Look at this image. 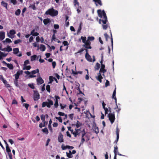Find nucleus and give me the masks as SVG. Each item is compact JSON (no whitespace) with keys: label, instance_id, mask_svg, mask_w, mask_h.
<instances>
[{"label":"nucleus","instance_id":"16","mask_svg":"<svg viewBox=\"0 0 159 159\" xmlns=\"http://www.w3.org/2000/svg\"><path fill=\"white\" fill-rule=\"evenodd\" d=\"M93 1L95 2L96 5L97 6L98 4L101 6L102 5V4L101 0H93Z\"/></svg>","mask_w":159,"mask_h":159},{"label":"nucleus","instance_id":"11","mask_svg":"<svg viewBox=\"0 0 159 159\" xmlns=\"http://www.w3.org/2000/svg\"><path fill=\"white\" fill-rule=\"evenodd\" d=\"M58 140L60 143L63 142H64V139H63V135L62 134L60 133L58 137Z\"/></svg>","mask_w":159,"mask_h":159},{"label":"nucleus","instance_id":"47","mask_svg":"<svg viewBox=\"0 0 159 159\" xmlns=\"http://www.w3.org/2000/svg\"><path fill=\"white\" fill-rule=\"evenodd\" d=\"M55 118L57 120H58L60 122H61V123L62 122V118L61 117H56Z\"/></svg>","mask_w":159,"mask_h":159},{"label":"nucleus","instance_id":"61","mask_svg":"<svg viewBox=\"0 0 159 159\" xmlns=\"http://www.w3.org/2000/svg\"><path fill=\"white\" fill-rule=\"evenodd\" d=\"M109 85H110V82L109 81L107 80L105 83V87H106Z\"/></svg>","mask_w":159,"mask_h":159},{"label":"nucleus","instance_id":"24","mask_svg":"<svg viewBox=\"0 0 159 159\" xmlns=\"http://www.w3.org/2000/svg\"><path fill=\"white\" fill-rule=\"evenodd\" d=\"M69 152L70 153H68L67 152H66V156L68 158H71L73 157V156L72 155V154L71 151H69Z\"/></svg>","mask_w":159,"mask_h":159},{"label":"nucleus","instance_id":"33","mask_svg":"<svg viewBox=\"0 0 159 159\" xmlns=\"http://www.w3.org/2000/svg\"><path fill=\"white\" fill-rule=\"evenodd\" d=\"M20 9H18L15 12V15L16 16H19L20 14Z\"/></svg>","mask_w":159,"mask_h":159},{"label":"nucleus","instance_id":"8","mask_svg":"<svg viewBox=\"0 0 159 159\" xmlns=\"http://www.w3.org/2000/svg\"><path fill=\"white\" fill-rule=\"evenodd\" d=\"M55 102L54 103V107L55 108H57L58 106V100L60 99V98L58 96L55 95Z\"/></svg>","mask_w":159,"mask_h":159},{"label":"nucleus","instance_id":"49","mask_svg":"<svg viewBox=\"0 0 159 159\" xmlns=\"http://www.w3.org/2000/svg\"><path fill=\"white\" fill-rule=\"evenodd\" d=\"M119 130L117 127L116 128V136H119Z\"/></svg>","mask_w":159,"mask_h":159},{"label":"nucleus","instance_id":"42","mask_svg":"<svg viewBox=\"0 0 159 159\" xmlns=\"http://www.w3.org/2000/svg\"><path fill=\"white\" fill-rule=\"evenodd\" d=\"M21 41H22L20 39H18L15 40L14 42V43L15 44H16L19 43L21 42Z\"/></svg>","mask_w":159,"mask_h":159},{"label":"nucleus","instance_id":"19","mask_svg":"<svg viewBox=\"0 0 159 159\" xmlns=\"http://www.w3.org/2000/svg\"><path fill=\"white\" fill-rule=\"evenodd\" d=\"M1 4L2 6L5 7L7 9V3L4 2L3 1H2L1 2Z\"/></svg>","mask_w":159,"mask_h":159},{"label":"nucleus","instance_id":"2","mask_svg":"<svg viewBox=\"0 0 159 159\" xmlns=\"http://www.w3.org/2000/svg\"><path fill=\"white\" fill-rule=\"evenodd\" d=\"M58 11L53 8L49 9L45 13L46 15H49L52 16H56L58 15Z\"/></svg>","mask_w":159,"mask_h":159},{"label":"nucleus","instance_id":"37","mask_svg":"<svg viewBox=\"0 0 159 159\" xmlns=\"http://www.w3.org/2000/svg\"><path fill=\"white\" fill-rule=\"evenodd\" d=\"M42 131L46 134H48V130L47 128H45L42 130Z\"/></svg>","mask_w":159,"mask_h":159},{"label":"nucleus","instance_id":"28","mask_svg":"<svg viewBox=\"0 0 159 159\" xmlns=\"http://www.w3.org/2000/svg\"><path fill=\"white\" fill-rule=\"evenodd\" d=\"M54 77H53L52 76H50L49 77V82L48 83L49 84H51L53 82V79H54Z\"/></svg>","mask_w":159,"mask_h":159},{"label":"nucleus","instance_id":"43","mask_svg":"<svg viewBox=\"0 0 159 159\" xmlns=\"http://www.w3.org/2000/svg\"><path fill=\"white\" fill-rule=\"evenodd\" d=\"M0 55L2 56V57H6L7 55V54H6L5 53L2 52L1 51H0Z\"/></svg>","mask_w":159,"mask_h":159},{"label":"nucleus","instance_id":"23","mask_svg":"<svg viewBox=\"0 0 159 159\" xmlns=\"http://www.w3.org/2000/svg\"><path fill=\"white\" fill-rule=\"evenodd\" d=\"M73 3L74 4V6L75 7H79V2H78L77 0H74L73 1Z\"/></svg>","mask_w":159,"mask_h":159},{"label":"nucleus","instance_id":"44","mask_svg":"<svg viewBox=\"0 0 159 159\" xmlns=\"http://www.w3.org/2000/svg\"><path fill=\"white\" fill-rule=\"evenodd\" d=\"M40 117L41 120L45 123V116L43 115H42Z\"/></svg>","mask_w":159,"mask_h":159},{"label":"nucleus","instance_id":"29","mask_svg":"<svg viewBox=\"0 0 159 159\" xmlns=\"http://www.w3.org/2000/svg\"><path fill=\"white\" fill-rule=\"evenodd\" d=\"M7 66L10 70H12L13 69L14 67L12 64L8 63Z\"/></svg>","mask_w":159,"mask_h":159},{"label":"nucleus","instance_id":"30","mask_svg":"<svg viewBox=\"0 0 159 159\" xmlns=\"http://www.w3.org/2000/svg\"><path fill=\"white\" fill-rule=\"evenodd\" d=\"M80 39H82V42L85 43L86 42V37L81 36Z\"/></svg>","mask_w":159,"mask_h":159},{"label":"nucleus","instance_id":"54","mask_svg":"<svg viewBox=\"0 0 159 159\" xmlns=\"http://www.w3.org/2000/svg\"><path fill=\"white\" fill-rule=\"evenodd\" d=\"M104 35L106 39V40L107 41H108V38H109V36L106 33L104 34Z\"/></svg>","mask_w":159,"mask_h":159},{"label":"nucleus","instance_id":"13","mask_svg":"<svg viewBox=\"0 0 159 159\" xmlns=\"http://www.w3.org/2000/svg\"><path fill=\"white\" fill-rule=\"evenodd\" d=\"M85 57L87 60L89 61H92V59L91 56L89 54H85Z\"/></svg>","mask_w":159,"mask_h":159},{"label":"nucleus","instance_id":"50","mask_svg":"<svg viewBox=\"0 0 159 159\" xmlns=\"http://www.w3.org/2000/svg\"><path fill=\"white\" fill-rule=\"evenodd\" d=\"M53 27L56 30L58 29L59 28V26L58 24H54Z\"/></svg>","mask_w":159,"mask_h":159},{"label":"nucleus","instance_id":"57","mask_svg":"<svg viewBox=\"0 0 159 159\" xmlns=\"http://www.w3.org/2000/svg\"><path fill=\"white\" fill-rule=\"evenodd\" d=\"M75 132H76V133L77 136L79 134V133H78V132L80 130V129H75Z\"/></svg>","mask_w":159,"mask_h":159},{"label":"nucleus","instance_id":"41","mask_svg":"<svg viewBox=\"0 0 159 159\" xmlns=\"http://www.w3.org/2000/svg\"><path fill=\"white\" fill-rule=\"evenodd\" d=\"M85 70L87 71V74L85 76V79L86 80H88L89 79V71L87 69H86Z\"/></svg>","mask_w":159,"mask_h":159},{"label":"nucleus","instance_id":"10","mask_svg":"<svg viewBox=\"0 0 159 159\" xmlns=\"http://www.w3.org/2000/svg\"><path fill=\"white\" fill-rule=\"evenodd\" d=\"M105 65H101V68L99 71V73L102 72L103 74H104L106 71L107 70L105 69Z\"/></svg>","mask_w":159,"mask_h":159},{"label":"nucleus","instance_id":"1","mask_svg":"<svg viewBox=\"0 0 159 159\" xmlns=\"http://www.w3.org/2000/svg\"><path fill=\"white\" fill-rule=\"evenodd\" d=\"M97 12L99 16L101 18H103L102 19H100L99 21V23L100 24L102 22V27L103 29L104 30H106L109 27L107 24H106L107 21V17L106 14L104 10L102 11L101 10L99 9L97 10Z\"/></svg>","mask_w":159,"mask_h":159},{"label":"nucleus","instance_id":"7","mask_svg":"<svg viewBox=\"0 0 159 159\" xmlns=\"http://www.w3.org/2000/svg\"><path fill=\"white\" fill-rule=\"evenodd\" d=\"M9 34L10 35H8V36L10 38L12 39L14 37V35L16 34V31L14 30H12L10 31Z\"/></svg>","mask_w":159,"mask_h":159},{"label":"nucleus","instance_id":"51","mask_svg":"<svg viewBox=\"0 0 159 159\" xmlns=\"http://www.w3.org/2000/svg\"><path fill=\"white\" fill-rule=\"evenodd\" d=\"M23 106L25 107L26 110H28V107L29 106V105L27 103H24Z\"/></svg>","mask_w":159,"mask_h":159},{"label":"nucleus","instance_id":"15","mask_svg":"<svg viewBox=\"0 0 159 159\" xmlns=\"http://www.w3.org/2000/svg\"><path fill=\"white\" fill-rule=\"evenodd\" d=\"M5 38V33L3 31L0 32V39L3 40Z\"/></svg>","mask_w":159,"mask_h":159},{"label":"nucleus","instance_id":"35","mask_svg":"<svg viewBox=\"0 0 159 159\" xmlns=\"http://www.w3.org/2000/svg\"><path fill=\"white\" fill-rule=\"evenodd\" d=\"M100 67V64L98 63H97L95 67L96 70H98Z\"/></svg>","mask_w":159,"mask_h":159},{"label":"nucleus","instance_id":"63","mask_svg":"<svg viewBox=\"0 0 159 159\" xmlns=\"http://www.w3.org/2000/svg\"><path fill=\"white\" fill-rule=\"evenodd\" d=\"M52 65L53 67V68H54L56 66V63L55 61H53L52 63Z\"/></svg>","mask_w":159,"mask_h":159},{"label":"nucleus","instance_id":"3","mask_svg":"<svg viewBox=\"0 0 159 159\" xmlns=\"http://www.w3.org/2000/svg\"><path fill=\"white\" fill-rule=\"evenodd\" d=\"M47 100L48 102H44L42 103V107H44L46 106L48 108H50L51 106L53 105V102L52 100L48 99Z\"/></svg>","mask_w":159,"mask_h":159},{"label":"nucleus","instance_id":"4","mask_svg":"<svg viewBox=\"0 0 159 159\" xmlns=\"http://www.w3.org/2000/svg\"><path fill=\"white\" fill-rule=\"evenodd\" d=\"M108 117L109 120L110 121L111 124H112L115 121V115L114 112L113 113H110L108 115Z\"/></svg>","mask_w":159,"mask_h":159},{"label":"nucleus","instance_id":"40","mask_svg":"<svg viewBox=\"0 0 159 159\" xmlns=\"http://www.w3.org/2000/svg\"><path fill=\"white\" fill-rule=\"evenodd\" d=\"M94 37L93 36H89L88 37V39L90 41H93L94 39Z\"/></svg>","mask_w":159,"mask_h":159},{"label":"nucleus","instance_id":"58","mask_svg":"<svg viewBox=\"0 0 159 159\" xmlns=\"http://www.w3.org/2000/svg\"><path fill=\"white\" fill-rule=\"evenodd\" d=\"M74 114L72 113L70 114L69 116V118L71 120H72L73 118V116H74Z\"/></svg>","mask_w":159,"mask_h":159},{"label":"nucleus","instance_id":"5","mask_svg":"<svg viewBox=\"0 0 159 159\" xmlns=\"http://www.w3.org/2000/svg\"><path fill=\"white\" fill-rule=\"evenodd\" d=\"M40 95L39 93L36 91H34L33 95L34 99V101H37L40 98Z\"/></svg>","mask_w":159,"mask_h":159},{"label":"nucleus","instance_id":"14","mask_svg":"<svg viewBox=\"0 0 159 159\" xmlns=\"http://www.w3.org/2000/svg\"><path fill=\"white\" fill-rule=\"evenodd\" d=\"M98 76L97 77V80L99 81L101 83L102 82V79L103 77L102 76L100 73H98Z\"/></svg>","mask_w":159,"mask_h":159},{"label":"nucleus","instance_id":"45","mask_svg":"<svg viewBox=\"0 0 159 159\" xmlns=\"http://www.w3.org/2000/svg\"><path fill=\"white\" fill-rule=\"evenodd\" d=\"M30 63L29 61V60H26L24 62L23 66H25L26 65Z\"/></svg>","mask_w":159,"mask_h":159},{"label":"nucleus","instance_id":"52","mask_svg":"<svg viewBox=\"0 0 159 159\" xmlns=\"http://www.w3.org/2000/svg\"><path fill=\"white\" fill-rule=\"evenodd\" d=\"M62 43L64 46H67V47H68V44L67 41H64Z\"/></svg>","mask_w":159,"mask_h":159},{"label":"nucleus","instance_id":"12","mask_svg":"<svg viewBox=\"0 0 159 159\" xmlns=\"http://www.w3.org/2000/svg\"><path fill=\"white\" fill-rule=\"evenodd\" d=\"M37 82L38 84H41L44 83V81L41 77L39 76L37 79Z\"/></svg>","mask_w":159,"mask_h":159},{"label":"nucleus","instance_id":"36","mask_svg":"<svg viewBox=\"0 0 159 159\" xmlns=\"http://www.w3.org/2000/svg\"><path fill=\"white\" fill-rule=\"evenodd\" d=\"M12 50V49L10 46H7L6 48V51L8 52H10Z\"/></svg>","mask_w":159,"mask_h":159},{"label":"nucleus","instance_id":"39","mask_svg":"<svg viewBox=\"0 0 159 159\" xmlns=\"http://www.w3.org/2000/svg\"><path fill=\"white\" fill-rule=\"evenodd\" d=\"M46 89L48 92L50 93L51 91L50 87L49 85H47L46 86Z\"/></svg>","mask_w":159,"mask_h":159},{"label":"nucleus","instance_id":"27","mask_svg":"<svg viewBox=\"0 0 159 159\" xmlns=\"http://www.w3.org/2000/svg\"><path fill=\"white\" fill-rule=\"evenodd\" d=\"M39 70L38 69H37L35 70H32L31 71V73L32 74H36V73H39Z\"/></svg>","mask_w":159,"mask_h":159},{"label":"nucleus","instance_id":"25","mask_svg":"<svg viewBox=\"0 0 159 159\" xmlns=\"http://www.w3.org/2000/svg\"><path fill=\"white\" fill-rule=\"evenodd\" d=\"M82 123L79 122L78 120L77 121V122L75 124V126H76L77 128H78L80 127L82 125Z\"/></svg>","mask_w":159,"mask_h":159},{"label":"nucleus","instance_id":"56","mask_svg":"<svg viewBox=\"0 0 159 159\" xmlns=\"http://www.w3.org/2000/svg\"><path fill=\"white\" fill-rule=\"evenodd\" d=\"M84 50H85L84 48H82L81 49H80V50H79L77 52L75 53V54H77V53H81L82 52H83Z\"/></svg>","mask_w":159,"mask_h":159},{"label":"nucleus","instance_id":"55","mask_svg":"<svg viewBox=\"0 0 159 159\" xmlns=\"http://www.w3.org/2000/svg\"><path fill=\"white\" fill-rule=\"evenodd\" d=\"M94 131L96 134H97L99 132L98 128V127H95L94 128Z\"/></svg>","mask_w":159,"mask_h":159},{"label":"nucleus","instance_id":"53","mask_svg":"<svg viewBox=\"0 0 159 159\" xmlns=\"http://www.w3.org/2000/svg\"><path fill=\"white\" fill-rule=\"evenodd\" d=\"M56 39V36L55 34H53L52 35V37L51 39V41L52 42L53 40L55 41Z\"/></svg>","mask_w":159,"mask_h":159},{"label":"nucleus","instance_id":"9","mask_svg":"<svg viewBox=\"0 0 159 159\" xmlns=\"http://www.w3.org/2000/svg\"><path fill=\"white\" fill-rule=\"evenodd\" d=\"M23 73L22 70H20L17 72L16 74H15L14 76H15V79L17 80H18L19 78V76L20 75L22 74Z\"/></svg>","mask_w":159,"mask_h":159},{"label":"nucleus","instance_id":"18","mask_svg":"<svg viewBox=\"0 0 159 159\" xmlns=\"http://www.w3.org/2000/svg\"><path fill=\"white\" fill-rule=\"evenodd\" d=\"M50 22L51 21L50 19L48 18L44 19L43 20V23L45 25H47L48 23H50Z\"/></svg>","mask_w":159,"mask_h":159},{"label":"nucleus","instance_id":"32","mask_svg":"<svg viewBox=\"0 0 159 159\" xmlns=\"http://www.w3.org/2000/svg\"><path fill=\"white\" fill-rule=\"evenodd\" d=\"M36 57H37V56L36 55H34L31 56L30 57L31 61H34L35 60Z\"/></svg>","mask_w":159,"mask_h":159},{"label":"nucleus","instance_id":"38","mask_svg":"<svg viewBox=\"0 0 159 159\" xmlns=\"http://www.w3.org/2000/svg\"><path fill=\"white\" fill-rule=\"evenodd\" d=\"M81 25H82V23H81L77 31V34H78L79 33H80V31H81V30L82 29Z\"/></svg>","mask_w":159,"mask_h":159},{"label":"nucleus","instance_id":"64","mask_svg":"<svg viewBox=\"0 0 159 159\" xmlns=\"http://www.w3.org/2000/svg\"><path fill=\"white\" fill-rule=\"evenodd\" d=\"M28 86L32 89H34V86L32 84H28Z\"/></svg>","mask_w":159,"mask_h":159},{"label":"nucleus","instance_id":"17","mask_svg":"<svg viewBox=\"0 0 159 159\" xmlns=\"http://www.w3.org/2000/svg\"><path fill=\"white\" fill-rule=\"evenodd\" d=\"M39 33L38 32H35V30H33L30 32L31 35H32L34 36H37L39 35Z\"/></svg>","mask_w":159,"mask_h":159},{"label":"nucleus","instance_id":"34","mask_svg":"<svg viewBox=\"0 0 159 159\" xmlns=\"http://www.w3.org/2000/svg\"><path fill=\"white\" fill-rule=\"evenodd\" d=\"M6 150L7 152L8 153H9L11 152V150L10 148H9V147L8 146V145H7L6 146Z\"/></svg>","mask_w":159,"mask_h":159},{"label":"nucleus","instance_id":"62","mask_svg":"<svg viewBox=\"0 0 159 159\" xmlns=\"http://www.w3.org/2000/svg\"><path fill=\"white\" fill-rule=\"evenodd\" d=\"M5 41L6 42L8 43H10L12 42L11 39L8 38L6 39H5Z\"/></svg>","mask_w":159,"mask_h":159},{"label":"nucleus","instance_id":"60","mask_svg":"<svg viewBox=\"0 0 159 159\" xmlns=\"http://www.w3.org/2000/svg\"><path fill=\"white\" fill-rule=\"evenodd\" d=\"M119 138V136H116V139L114 142V143H115L116 144H117V142L118 141Z\"/></svg>","mask_w":159,"mask_h":159},{"label":"nucleus","instance_id":"22","mask_svg":"<svg viewBox=\"0 0 159 159\" xmlns=\"http://www.w3.org/2000/svg\"><path fill=\"white\" fill-rule=\"evenodd\" d=\"M31 68V67L30 66H26L25 65V66H24V67L23 68V70H30Z\"/></svg>","mask_w":159,"mask_h":159},{"label":"nucleus","instance_id":"20","mask_svg":"<svg viewBox=\"0 0 159 159\" xmlns=\"http://www.w3.org/2000/svg\"><path fill=\"white\" fill-rule=\"evenodd\" d=\"M13 53L15 54H17L19 52L18 48H15L13 49Z\"/></svg>","mask_w":159,"mask_h":159},{"label":"nucleus","instance_id":"31","mask_svg":"<svg viewBox=\"0 0 159 159\" xmlns=\"http://www.w3.org/2000/svg\"><path fill=\"white\" fill-rule=\"evenodd\" d=\"M118 147L116 145L115 146L114 150V152L115 154H117V153L118 152Z\"/></svg>","mask_w":159,"mask_h":159},{"label":"nucleus","instance_id":"48","mask_svg":"<svg viewBox=\"0 0 159 159\" xmlns=\"http://www.w3.org/2000/svg\"><path fill=\"white\" fill-rule=\"evenodd\" d=\"M60 106H61V109H64V108H66V104L63 105L61 103L60 104Z\"/></svg>","mask_w":159,"mask_h":159},{"label":"nucleus","instance_id":"6","mask_svg":"<svg viewBox=\"0 0 159 159\" xmlns=\"http://www.w3.org/2000/svg\"><path fill=\"white\" fill-rule=\"evenodd\" d=\"M116 87H115V89L114 90V91L113 93L112 96V98L113 99H115V102L116 105V107L117 108L118 106H117V99H116Z\"/></svg>","mask_w":159,"mask_h":159},{"label":"nucleus","instance_id":"26","mask_svg":"<svg viewBox=\"0 0 159 159\" xmlns=\"http://www.w3.org/2000/svg\"><path fill=\"white\" fill-rule=\"evenodd\" d=\"M83 46L85 47V48L91 49L92 47L91 46V45H87L86 43H84V44L83 45Z\"/></svg>","mask_w":159,"mask_h":159},{"label":"nucleus","instance_id":"21","mask_svg":"<svg viewBox=\"0 0 159 159\" xmlns=\"http://www.w3.org/2000/svg\"><path fill=\"white\" fill-rule=\"evenodd\" d=\"M40 48L41 51H44L46 49V47L44 45L41 44L40 46Z\"/></svg>","mask_w":159,"mask_h":159},{"label":"nucleus","instance_id":"46","mask_svg":"<svg viewBox=\"0 0 159 159\" xmlns=\"http://www.w3.org/2000/svg\"><path fill=\"white\" fill-rule=\"evenodd\" d=\"M70 131H71V133L74 135V136L75 137H76L77 136V134L76 132H75V131H74V130L73 129H71V130Z\"/></svg>","mask_w":159,"mask_h":159},{"label":"nucleus","instance_id":"59","mask_svg":"<svg viewBox=\"0 0 159 159\" xmlns=\"http://www.w3.org/2000/svg\"><path fill=\"white\" fill-rule=\"evenodd\" d=\"M119 138V136H116V139L114 142V143H115L116 144H117V142L118 141Z\"/></svg>","mask_w":159,"mask_h":159}]
</instances>
